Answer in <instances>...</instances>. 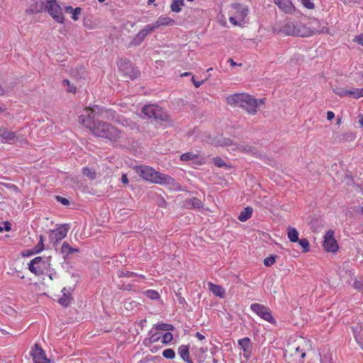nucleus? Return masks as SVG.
I'll use <instances>...</instances> for the list:
<instances>
[{"label": "nucleus", "mask_w": 363, "mask_h": 363, "mask_svg": "<svg viewBox=\"0 0 363 363\" xmlns=\"http://www.w3.org/2000/svg\"><path fill=\"white\" fill-rule=\"evenodd\" d=\"M56 199L58 201H60L62 204L67 206L69 204V201L66 198L57 196H56Z\"/></svg>", "instance_id": "obj_49"}, {"label": "nucleus", "mask_w": 363, "mask_h": 363, "mask_svg": "<svg viewBox=\"0 0 363 363\" xmlns=\"http://www.w3.org/2000/svg\"><path fill=\"white\" fill-rule=\"evenodd\" d=\"M4 94V89L1 86V85H0V96L3 95Z\"/></svg>", "instance_id": "obj_59"}, {"label": "nucleus", "mask_w": 363, "mask_h": 363, "mask_svg": "<svg viewBox=\"0 0 363 363\" xmlns=\"http://www.w3.org/2000/svg\"><path fill=\"white\" fill-rule=\"evenodd\" d=\"M200 159H201V160L199 162H198L197 163H199L200 164L204 163V161H203L204 158H200Z\"/></svg>", "instance_id": "obj_62"}, {"label": "nucleus", "mask_w": 363, "mask_h": 363, "mask_svg": "<svg viewBox=\"0 0 363 363\" xmlns=\"http://www.w3.org/2000/svg\"><path fill=\"white\" fill-rule=\"evenodd\" d=\"M252 212H253L252 208L247 206V207L245 208L244 210L240 212L238 218L241 222H245L250 218H251Z\"/></svg>", "instance_id": "obj_25"}, {"label": "nucleus", "mask_w": 363, "mask_h": 363, "mask_svg": "<svg viewBox=\"0 0 363 363\" xmlns=\"http://www.w3.org/2000/svg\"><path fill=\"white\" fill-rule=\"evenodd\" d=\"M213 162L216 166L218 167H223L225 166V162L220 157H216L213 159Z\"/></svg>", "instance_id": "obj_48"}, {"label": "nucleus", "mask_w": 363, "mask_h": 363, "mask_svg": "<svg viewBox=\"0 0 363 363\" xmlns=\"http://www.w3.org/2000/svg\"><path fill=\"white\" fill-rule=\"evenodd\" d=\"M276 262V256L267 257L264 259V264L267 267H270Z\"/></svg>", "instance_id": "obj_43"}, {"label": "nucleus", "mask_w": 363, "mask_h": 363, "mask_svg": "<svg viewBox=\"0 0 363 363\" xmlns=\"http://www.w3.org/2000/svg\"><path fill=\"white\" fill-rule=\"evenodd\" d=\"M284 31L288 35L302 38L310 37L320 33H328L329 28L318 19H313L307 23L302 22H288L284 26Z\"/></svg>", "instance_id": "obj_2"}, {"label": "nucleus", "mask_w": 363, "mask_h": 363, "mask_svg": "<svg viewBox=\"0 0 363 363\" xmlns=\"http://www.w3.org/2000/svg\"><path fill=\"white\" fill-rule=\"evenodd\" d=\"M334 235L335 232L331 229L328 230L325 234L323 247L328 252L336 253L338 251V244Z\"/></svg>", "instance_id": "obj_12"}, {"label": "nucleus", "mask_w": 363, "mask_h": 363, "mask_svg": "<svg viewBox=\"0 0 363 363\" xmlns=\"http://www.w3.org/2000/svg\"><path fill=\"white\" fill-rule=\"evenodd\" d=\"M354 41L363 46V33L356 36Z\"/></svg>", "instance_id": "obj_50"}, {"label": "nucleus", "mask_w": 363, "mask_h": 363, "mask_svg": "<svg viewBox=\"0 0 363 363\" xmlns=\"http://www.w3.org/2000/svg\"><path fill=\"white\" fill-rule=\"evenodd\" d=\"M48 1V0H39L36 1L34 5H32L28 9H27V13L34 14L46 12Z\"/></svg>", "instance_id": "obj_19"}, {"label": "nucleus", "mask_w": 363, "mask_h": 363, "mask_svg": "<svg viewBox=\"0 0 363 363\" xmlns=\"http://www.w3.org/2000/svg\"><path fill=\"white\" fill-rule=\"evenodd\" d=\"M353 287L363 294V281L355 280L353 284Z\"/></svg>", "instance_id": "obj_44"}, {"label": "nucleus", "mask_w": 363, "mask_h": 363, "mask_svg": "<svg viewBox=\"0 0 363 363\" xmlns=\"http://www.w3.org/2000/svg\"><path fill=\"white\" fill-rule=\"evenodd\" d=\"M190 74H190L189 72H184V73H183L181 76H182V77H184V76H189V75H190Z\"/></svg>", "instance_id": "obj_61"}, {"label": "nucleus", "mask_w": 363, "mask_h": 363, "mask_svg": "<svg viewBox=\"0 0 363 363\" xmlns=\"http://www.w3.org/2000/svg\"><path fill=\"white\" fill-rule=\"evenodd\" d=\"M209 290L216 296L223 298L225 296V289L220 285L212 282L208 283Z\"/></svg>", "instance_id": "obj_23"}, {"label": "nucleus", "mask_w": 363, "mask_h": 363, "mask_svg": "<svg viewBox=\"0 0 363 363\" xmlns=\"http://www.w3.org/2000/svg\"><path fill=\"white\" fill-rule=\"evenodd\" d=\"M74 10L71 6H67L65 7V11L66 13H72V12Z\"/></svg>", "instance_id": "obj_56"}, {"label": "nucleus", "mask_w": 363, "mask_h": 363, "mask_svg": "<svg viewBox=\"0 0 363 363\" xmlns=\"http://www.w3.org/2000/svg\"><path fill=\"white\" fill-rule=\"evenodd\" d=\"M119 72L127 79H133L138 77L139 72L135 69L130 62L125 59H121L117 62Z\"/></svg>", "instance_id": "obj_10"}, {"label": "nucleus", "mask_w": 363, "mask_h": 363, "mask_svg": "<svg viewBox=\"0 0 363 363\" xmlns=\"http://www.w3.org/2000/svg\"><path fill=\"white\" fill-rule=\"evenodd\" d=\"M154 1H155V0H148L147 1V4L148 5H151V4H152L154 3Z\"/></svg>", "instance_id": "obj_60"}, {"label": "nucleus", "mask_w": 363, "mask_h": 363, "mask_svg": "<svg viewBox=\"0 0 363 363\" xmlns=\"http://www.w3.org/2000/svg\"><path fill=\"white\" fill-rule=\"evenodd\" d=\"M203 206V202L199 198L186 199L183 202V207L187 209H199Z\"/></svg>", "instance_id": "obj_20"}, {"label": "nucleus", "mask_w": 363, "mask_h": 363, "mask_svg": "<svg viewBox=\"0 0 363 363\" xmlns=\"http://www.w3.org/2000/svg\"><path fill=\"white\" fill-rule=\"evenodd\" d=\"M121 181L124 184H127L128 183V179L125 174H123L121 177Z\"/></svg>", "instance_id": "obj_55"}, {"label": "nucleus", "mask_w": 363, "mask_h": 363, "mask_svg": "<svg viewBox=\"0 0 363 363\" xmlns=\"http://www.w3.org/2000/svg\"><path fill=\"white\" fill-rule=\"evenodd\" d=\"M181 358L187 363H193L189 357V347L188 345H181L178 350Z\"/></svg>", "instance_id": "obj_24"}, {"label": "nucleus", "mask_w": 363, "mask_h": 363, "mask_svg": "<svg viewBox=\"0 0 363 363\" xmlns=\"http://www.w3.org/2000/svg\"><path fill=\"white\" fill-rule=\"evenodd\" d=\"M349 90L350 89L340 87L334 89L333 91L336 95L340 97H346L349 96Z\"/></svg>", "instance_id": "obj_37"}, {"label": "nucleus", "mask_w": 363, "mask_h": 363, "mask_svg": "<svg viewBox=\"0 0 363 363\" xmlns=\"http://www.w3.org/2000/svg\"><path fill=\"white\" fill-rule=\"evenodd\" d=\"M161 337L162 334L160 333L152 334L148 340V345L158 342Z\"/></svg>", "instance_id": "obj_41"}, {"label": "nucleus", "mask_w": 363, "mask_h": 363, "mask_svg": "<svg viewBox=\"0 0 363 363\" xmlns=\"http://www.w3.org/2000/svg\"><path fill=\"white\" fill-rule=\"evenodd\" d=\"M335 118V113L331 111H328L327 112V118L328 121H332L333 118Z\"/></svg>", "instance_id": "obj_52"}, {"label": "nucleus", "mask_w": 363, "mask_h": 363, "mask_svg": "<svg viewBox=\"0 0 363 363\" xmlns=\"http://www.w3.org/2000/svg\"><path fill=\"white\" fill-rule=\"evenodd\" d=\"M11 188L12 189H13L15 191H19V189L17 186L14 185V184H12L11 185Z\"/></svg>", "instance_id": "obj_58"}, {"label": "nucleus", "mask_w": 363, "mask_h": 363, "mask_svg": "<svg viewBox=\"0 0 363 363\" xmlns=\"http://www.w3.org/2000/svg\"><path fill=\"white\" fill-rule=\"evenodd\" d=\"M69 229V224H62L51 231L50 237L55 240V242H60L67 236Z\"/></svg>", "instance_id": "obj_16"}, {"label": "nucleus", "mask_w": 363, "mask_h": 363, "mask_svg": "<svg viewBox=\"0 0 363 363\" xmlns=\"http://www.w3.org/2000/svg\"><path fill=\"white\" fill-rule=\"evenodd\" d=\"M273 2L285 13L292 14L296 11L291 0H273Z\"/></svg>", "instance_id": "obj_18"}, {"label": "nucleus", "mask_w": 363, "mask_h": 363, "mask_svg": "<svg viewBox=\"0 0 363 363\" xmlns=\"http://www.w3.org/2000/svg\"><path fill=\"white\" fill-rule=\"evenodd\" d=\"M228 62H230L233 67H235V66L241 67L242 65L241 63L238 64L237 62H234V60L232 58H229Z\"/></svg>", "instance_id": "obj_53"}, {"label": "nucleus", "mask_w": 363, "mask_h": 363, "mask_svg": "<svg viewBox=\"0 0 363 363\" xmlns=\"http://www.w3.org/2000/svg\"><path fill=\"white\" fill-rule=\"evenodd\" d=\"M46 11L57 23H64L65 18L62 8L56 0H48Z\"/></svg>", "instance_id": "obj_9"}, {"label": "nucleus", "mask_w": 363, "mask_h": 363, "mask_svg": "<svg viewBox=\"0 0 363 363\" xmlns=\"http://www.w3.org/2000/svg\"><path fill=\"white\" fill-rule=\"evenodd\" d=\"M191 81L194 84V85L196 87V88H199L203 83V81H196L194 78V77H192L191 78Z\"/></svg>", "instance_id": "obj_51"}, {"label": "nucleus", "mask_w": 363, "mask_h": 363, "mask_svg": "<svg viewBox=\"0 0 363 363\" xmlns=\"http://www.w3.org/2000/svg\"><path fill=\"white\" fill-rule=\"evenodd\" d=\"M106 111L101 110L99 106L86 107L84 113L79 117V122L88 128L91 133L99 138L107 139L111 142H119L123 133L112 125L103 121Z\"/></svg>", "instance_id": "obj_1"}, {"label": "nucleus", "mask_w": 363, "mask_h": 363, "mask_svg": "<svg viewBox=\"0 0 363 363\" xmlns=\"http://www.w3.org/2000/svg\"><path fill=\"white\" fill-rule=\"evenodd\" d=\"M143 113L149 118H152L157 121H169L168 114L160 106L154 104L147 105L143 107Z\"/></svg>", "instance_id": "obj_7"}, {"label": "nucleus", "mask_w": 363, "mask_h": 363, "mask_svg": "<svg viewBox=\"0 0 363 363\" xmlns=\"http://www.w3.org/2000/svg\"><path fill=\"white\" fill-rule=\"evenodd\" d=\"M61 252L66 257H68L74 252H79V248L72 247L67 242H64L61 247Z\"/></svg>", "instance_id": "obj_26"}, {"label": "nucleus", "mask_w": 363, "mask_h": 363, "mask_svg": "<svg viewBox=\"0 0 363 363\" xmlns=\"http://www.w3.org/2000/svg\"><path fill=\"white\" fill-rule=\"evenodd\" d=\"M155 329L157 330L169 332L174 330V326L171 324L167 323H159L155 325Z\"/></svg>", "instance_id": "obj_35"}, {"label": "nucleus", "mask_w": 363, "mask_h": 363, "mask_svg": "<svg viewBox=\"0 0 363 363\" xmlns=\"http://www.w3.org/2000/svg\"><path fill=\"white\" fill-rule=\"evenodd\" d=\"M238 344L242 350V354L240 353V363H245L250 358L252 353L253 346L251 340L245 337L238 340Z\"/></svg>", "instance_id": "obj_11"}, {"label": "nucleus", "mask_w": 363, "mask_h": 363, "mask_svg": "<svg viewBox=\"0 0 363 363\" xmlns=\"http://www.w3.org/2000/svg\"><path fill=\"white\" fill-rule=\"evenodd\" d=\"M358 121L359 125L363 127V115H360L358 116Z\"/></svg>", "instance_id": "obj_57"}, {"label": "nucleus", "mask_w": 363, "mask_h": 363, "mask_svg": "<svg viewBox=\"0 0 363 363\" xmlns=\"http://www.w3.org/2000/svg\"><path fill=\"white\" fill-rule=\"evenodd\" d=\"M51 267L50 257H36L28 263V270L36 276L48 274Z\"/></svg>", "instance_id": "obj_6"}, {"label": "nucleus", "mask_w": 363, "mask_h": 363, "mask_svg": "<svg viewBox=\"0 0 363 363\" xmlns=\"http://www.w3.org/2000/svg\"><path fill=\"white\" fill-rule=\"evenodd\" d=\"M162 356L169 359H173L175 357V352L173 349L168 348L162 352Z\"/></svg>", "instance_id": "obj_38"}, {"label": "nucleus", "mask_w": 363, "mask_h": 363, "mask_svg": "<svg viewBox=\"0 0 363 363\" xmlns=\"http://www.w3.org/2000/svg\"><path fill=\"white\" fill-rule=\"evenodd\" d=\"M174 25H175V21L174 19H172L170 17L161 16L157 18V20L155 23L150 24V27L152 28V30H154L155 29L161 26Z\"/></svg>", "instance_id": "obj_21"}, {"label": "nucleus", "mask_w": 363, "mask_h": 363, "mask_svg": "<svg viewBox=\"0 0 363 363\" xmlns=\"http://www.w3.org/2000/svg\"><path fill=\"white\" fill-rule=\"evenodd\" d=\"M30 355L32 357L34 363H50V359L47 358L45 351L39 345L35 344L34 347L30 351Z\"/></svg>", "instance_id": "obj_13"}, {"label": "nucleus", "mask_w": 363, "mask_h": 363, "mask_svg": "<svg viewBox=\"0 0 363 363\" xmlns=\"http://www.w3.org/2000/svg\"><path fill=\"white\" fill-rule=\"evenodd\" d=\"M184 6V0H172L170 9L172 11L179 13L182 11V8Z\"/></svg>", "instance_id": "obj_28"}, {"label": "nucleus", "mask_w": 363, "mask_h": 363, "mask_svg": "<svg viewBox=\"0 0 363 363\" xmlns=\"http://www.w3.org/2000/svg\"><path fill=\"white\" fill-rule=\"evenodd\" d=\"M199 158V154L194 153L193 152H186L180 156V159L182 161L196 160H198Z\"/></svg>", "instance_id": "obj_32"}, {"label": "nucleus", "mask_w": 363, "mask_h": 363, "mask_svg": "<svg viewBox=\"0 0 363 363\" xmlns=\"http://www.w3.org/2000/svg\"><path fill=\"white\" fill-rule=\"evenodd\" d=\"M226 103L233 107H240L250 115H255L260 104L264 100L257 101L253 96L247 93H238L226 97Z\"/></svg>", "instance_id": "obj_4"}, {"label": "nucleus", "mask_w": 363, "mask_h": 363, "mask_svg": "<svg viewBox=\"0 0 363 363\" xmlns=\"http://www.w3.org/2000/svg\"><path fill=\"white\" fill-rule=\"evenodd\" d=\"M62 85L64 86H67V91L70 93H75L77 91V88L70 84V82L68 79H64L62 81Z\"/></svg>", "instance_id": "obj_40"}, {"label": "nucleus", "mask_w": 363, "mask_h": 363, "mask_svg": "<svg viewBox=\"0 0 363 363\" xmlns=\"http://www.w3.org/2000/svg\"><path fill=\"white\" fill-rule=\"evenodd\" d=\"M152 31V28L150 27V24L145 26L144 28L133 38L132 41L130 43V46H137L140 45L145 38Z\"/></svg>", "instance_id": "obj_15"}, {"label": "nucleus", "mask_w": 363, "mask_h": 363, "mask_svg": "<svg viewBox=\"0 0 363 363\" xmlns=\"http://www.w3.org/2000/svg\"><path fill=\"white\" fill-rule=\"evenodd\" d=\"M195 336L200 340V341H202L203 340H205L206 337L202 335L201 333L197 332L195 335Z\"/></svg>", "instance_id": "obj_54"}, {"label": "nucleus", "mask_w": 363, "mask_h": 363, "mask_svg": "<svg viewBox=\"0 0 363 363\" xmlns=\"http://www.w3.org/2000/svg\"><path fill=\"white\" fill-rule=\"evenodd\" d=\"M82 173L84 176L89 177L91 179H94L96 176V171L88 167H84L82 169Z\"/></svg>", "instance_id": "obj_36"}, {"label": "nucleus", "mask_w": 363, "mask_h": 363, "mask_svg": "<svg viewBox=\"0 0 363 363\" xmlns=\"http://www.w3.org/2000/svg\"><path fill=\"white\" fill-rule=\"evenodd\" d=\"M134 169L141 178L148 182L168 186L172 191L182 190L181 184L172 177L160 173L151 167L140 165L135 167Z\"/></svg>", "instance_id": "obj_3"}, {"label": "nucleus", "mask_w": 363, "mask_h": 363, "mask_svg": "<svg viewBox=\"0 0 363 363\" xmlns=\"http://www.w3.org/2000/svg\"><path fill=\"white\" fill-rule=\"evenodd\" d=\"M301 2L303 6L308 9H313L315 7V5L311 0H301Z\"/></svg>", "instance_id": "obj_46"}, {"label": "nucleus", "mask_w": 363, "mask_h": 363, "mask_svg": "<svg viewBox=\"0 0 363 363\" xmlns=\"http://www.w3.org/2000/svg\"><path fill=\"white\" fill-rule=\"evenodd\" d=\"M233 15L229 17L230 22L234 25H238V21H243L248 14V9L238 3L231 5Z\"/></svg>", "instance_id": "obj_8"}, {"label": "nucleus", "mask_w": 363, "mask_h": 363, "mask_svg": "<svg viewBox=\"0 0 363 363\" xmlns=\"http://www.w3.org/2000/svg\"><path fill=\"white\" fill-rule=\"evenodd\" d=\"M307 341L303 337L291 340L286 346L284 357L289 363H301L306 356Z\"/></svg>", "instance_id": "obj_5"}, {"label": "nucleus", "mask_w": 363, "mask_h": 363, "mask_svg": "<svg viewBox=\"0 0 363 363\" xmlns=\"http://www.w3.org/2000/svg\"><path fill=\"white\" fill-rule=\"evenodd\" d=\"M137 276H138V274H136L133 272H130V271L125 270V269H121L118 273V277L119 278H121V277L131 278V277H137ZM139 277H141L142 279H145V277L144 275L140 274V275H139Z\"/></svg>", "instance_id": "obj_31"}, {"label": "nucleus", "mask_w": 363, "mask_h": 363, "mask_svg": "<svg viewBox=\"0 0 363 363\" xmlns=\"http://www.w3.org/2000/svg\"><path fill=\"white\" fill-rule=\"evenodd\" d=\"M2 225H0V233L5 231H10L11 230V224L9 221H5L2 223Z\"/></svg>", "instance_id": "obj_45"}, {"label": "nucleus", "mask_w": 363, "mask_h": 363, "mask_svg": "<svg viewBox=\"0 0 363 363\" xmlns=\"http://www.w3.org/2000/svg\"><path fill=\"white\" fill-rule=\"evenodd\" d=\"M66 288H63L62 290V296L59 298V303L63 306H67L71 301L70 295L66 293Z\"/></svg>", "instance_id": "obj_29"}, {"label": "nucleus", "mask_w": 363, "mask_h": 363, "mask_svg": "<svg viewBox=\"0 0 363 363\" xmlns=\"http://www.w3.org/2000/svg\"><path fill=\"white\" fill-rule=\"evenodd\" d=\"M130 288H131V285L128 284V285L127 286V289L130 290Z\"/></svg>", "instance_id": "obj_64"}, {"label": "nucleus", "mask_w": 363, "mask_h": 363, "mask_svg": "<svg viewBox=\"0 0 363 363\" xmlns=\"http://www.w3.org/2000/svg\"><path fill=\"white\" fill-rule=\"evenodd\" d=\"M287 235L291 242H297L298 241V233L296 228L289 227L287 229Z\"/></svg>", "instance_id": "obj_27"}, {"label": "nucleus", "mask_w": 363, "mask_h": 363, "mask_svg": "<svg viewBox=\"0 0 363 363\" xmlns=\"http://www.w3.org/2000/svg\"><path fill=\"white\" fill-rule=\"evenodd\" d=\"M349 97L358 99L363 96V88L350 89Z\"/></svg>", "instance_id": "obj_30"}, {"label": "nucleus", "mask_w": 363, "mask_h": 363, "mask_svg": "<svg viewBox=\"0 0 363 363\" xmlns=\"http://www.w3.org/2000/svg\"><path fill=\"white\" fill-rule=\"evenodd\" d=\"M298 245L302 247V252L306 253L310 250V244L306 238L298 239Z\"/></svg>", "instance_id": "obj_34"}, {"label": "nucleus", "mask_w": 363, "mask_h": 363, "mask_svg": "<svg viewBox=\"0 0 363 363\" xmlns=\"http://www.w3.org/2000/svg\"><path fill=\"white\" fill-rule=\"evenodd\" d=\"M162 337V342L164 344H168L173 340V335L169 331L164 333Z\"/></svg>", "instance_id": "obj_42"}, {"label": "nucleus", "mask_w": 363, "mask_h": 363, "mask_svg": "<svg viewBox=\"0 0 363 363\" xmlns=\"http://www.w3.org/2000/svg\"><path fill=\"white\" fill-rule=\"evenodd\" d=\"M250 309L256 313L259 317L269 323L274 321V318L269 311V309L259 303H252L250 306Z\"/></svg>", "instance_id": "obj_14"}, {"label": "nucleus", "mask_w": 363, "mask_h": 363, "mask_svg": "<svg viewBox=\"0 0 363 363\" xmlns=\"http://www.w3.org/2000/svg\"><path fill=\"white\" fill-rule=\"evenodd\" d=\"M43 249H44L43 237V235H40L39 242H38V245L34 247V249H33L34 252H32L31 254L39 253L41 251H43Z\"/></svg>", "instance_id": "obj_39"}, {"label": "nucleus", "mask_w": 363, "mask_h": 363, "mask_svg": "<svg viewBox=\"0 0 363 363\" xmlns=\"http://www.w3.org/2000/svg\"><path fill=\"white\" fill-rule=\"evenodd\" d=\"M82 9L79 7H77L74 9V10L72 12V18L74 21H77L79 19V16L81 14Z\"/></svg>", "instance_id": "obj_47"}, {"label": "nucleus", "mask_w": 363, "mask_h": 363, "mask_svg": "<svg viewBox=\"0 0 363 363\" xmlns=\"http://www.w3.org/2000/svg\"><path fill=\"white\" fill-rule=\"evenodd\" d=\"M0 138L4 142L20 140L19 137L16 135L15 132L9 130L7 128L0 129Z\"/></svg>", "instance_id": "obj_22"}, {"label": "nucleus", "mask_w": 363, "mask_h": 363, "mask_svg": "<svg viewBox=\"0 0 363 363\" xmlns=\"http://www.w3.org/2000/svg\"><path fill=\"white\" fill-rule=\"evenodd\" d=\"M342 119L340 118H337V124L340 125L341 123Z\"/></svg>", "instance_id": "obj_63"}, {"label": "nucleus", "mask_w": 363, "mask_h": 363, "mask_svg": "<svg viewBox=\"0 0 363 363\" xmlns=\"http://www.w3.org/2000/svg\"><path fill=\"white\" fill-rule=\"evenodd\" d=\"M144 294L150 300H158L160 298V294L152 289H148L144 292Z\"/></svg>", "instance_id": "obj_33"}, {"label": "nucleus", "mask_w": 363, "mask_h": 363, "mask_svg": "<svg viewBox=\"0 0 363 363\" xmlns=\"http://www.w3.org/2000/svg\"><path fill=\"white\" fill-rule=\"evenodd\" d=\"M232 150H236L238 152L250 155L255 157L259 156V153L256 147L251 146L245 143H240L234 145L231 148Z\"/></svg>", "instance_id": "obj_17"}]
</instances>
